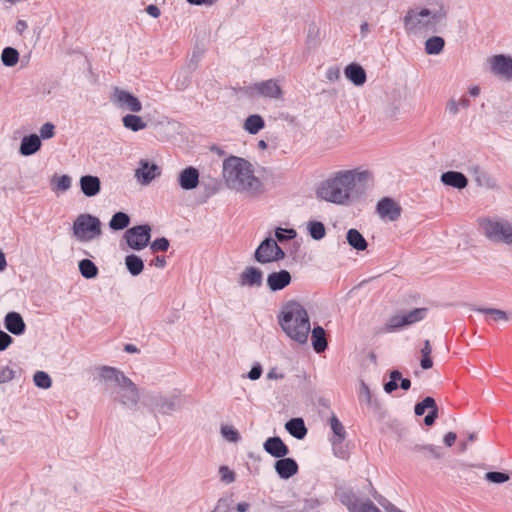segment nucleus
<instances>
[{
	"mask_svg": "<svg viewBox=\"0 0 512 512\" xmlns=\"http://www.w3.org/2000/svg\"><path fill=\"white\" fill-rule=\"evenodd\" d=\"M1 61L7 67H13L19 61V52L13 47H5L1 53Z\"/></svg>",
	"mask_w": 512,
	"mask_h": 512,
	"instance_id": "39",
	"label": "nucleus"
},
{
	"mask_svg": "<svg viewBox=\"0 0 512 512\" xmlns=\"http://www.w3.org/2000/svg\"><path fill=\"white\" fill-rule=\"evenodd\" d=\"M441 182L444 185L457 189H464L468 185L467 177L458 171H447L442 173Z\"/></svg>",
	"mask_w": 512,
	"mask_h": 512,
	"instance_id": "24",
	"label": "nucleus"
},
{
	"mask_svg": "<svg viewBox=\"0 0 512 512\" xmlns=\"http://www.w3.org/2000/svg\"><path fill=\"white\" fill-rule=\"evenodd\" d=\"M358 512H381L379 508H377L373 502L367 501L360 505Z\"/></svg>",
	"mask_w": 512,
	"mask_h": 512,
	"instance_id": "60",
	"label": "nucleus"
},
{
	"mask_svg": "<svg viewBox=\"0 0 512 512\" xmlns=\"http://www.w3.org/2000/svg\"><path fill=\"white\" fill-rule=\"evenodd\" d=\"M485 479L491 483L501 484L507 482L510 476L504 472L490 471L485 474Z\"/></svg>",
	"mask_w": 512,
	"mask_h": 512,
	"instance_id": "47",
	"label": "nucleus"
},
{
	"mask_svg": "<svg viewBox=\"0 0 512 512\" xmlns=\"http://www.w3.org/2000/svg\"><path fill=\"white\" fill-rule=\"evenodd\" d=\"M72 179L68 175H62L60 177L54 176L51 180L52 190L59 192H66L70 189Z\"/></svg>",
	"mask_w": 512,
	"mask_h": 512,
	"instance_id": "41",
	"label": "nucleus"
},
{
	"mask_svg": "<svg viewBox=\"0 0 512 512\" xmlns=\"http://www.w3.org/2000/svg\"><path fill=\"white\" fill-rule=\"evenodd\" d=\"M264 450L274 458H283L289 454L288 446L278 437H269L263 444Z\"/></svg>",
	"mask_w": 512,
	"mask_h": 512,
	"instance_id": "19",
	"label": "nucleus"
},
{
	"mask_svg": "<svg viewBox=\"0 0 512 512\" xmlns=\"http://www.w3.org/2000/svg\"><path fill=\"white\" fill-rule=\"evenodd\" d=\"M55 134V126L54 124L47 122L43 124L40 128V137L43 139L52 138Z\"/></svg>",
	"mask_w": 512,
	"mask_h": 512,
	"instance_id": "53",
	"label": "nucleus"
},
{
	"mask_svg": "<svg viewBox=\"0 0 512 512\" xmlns=\"http://www.w3.org/2000/svg\"><path fill=\"white\" fill-rule=\"evenodd\" d=\"M401 379V372L393 370L390 372V380L384 384V391L388 394L392 393L398 388V381Z\"/></svg>",
	"mask_w": 512,
	"mask_h": 512,
	"instance_id": "46",
	"label": "nucleus"
},
{
	"mask_svg": "<svg viewBox=\"0 0 512 512\" xmlns=\"http://www.w3.org/2000/svg\"><path fill=\"white\" fill-rule=\"evenodd\" d=\"M124 238L131 249L140 251L150 243L151 227L148 224H142L128 228Z\"/></svg>",
	"mask_w": 512,
	"mask_h": 512,
	"instance_id": "10",
	"label": "nucleus"
},
{
	"mask_svg": "<svg viewBox=\"0 0 512 512\" xmlns=\"http://www.w3.org/2000/svg\"><path fill=\"white\" fill-rule=\"evenodd\" d=\"M211 512H229V501L226 498H220Z\"/></svg>",
	"mask_w": 512,
	"mask_h": 512,
	"instance_id": "58",
	"label": "nucleus"
},
{
	"mask_svg": "<svg viewBox=\"0 0 512 512\" xmlns=\"http://www.w3.org/2000/svg\"><path fill=\"white\" fill-rule=\"evenodd\" d=\"M292 276L288 270L282 269L268 274L266 283L271 292L283 290L290 285Z\"/></svg>",
	"mask_w": 512,
	"mask_h": 512,
	"instance_id": "16",
	"label": "nucleus"
},
{
	"mask_svg": "<svg viewBox=\"0 0 512 512\" xmlns=\"http://www.w3.org/2000/svg\"><path fill=\"white\" fill-rule=\"evenodd\" d=\"M446 110L452 115H456L459 112V104L455 99H450L447 102Z\"/></svg>",
	"mask_w": 512,
	"mask_h": 512,
	"instance_id": "61",
	"label": "nucleus"
},
{
	"mask_svg": "<svg viewBox=\"0 0 512 512\" xmlns=\"http://www.w3.org/2000/svg\"><path fill=\"white\" fill-rule=\"evenodd\" d=\"M110 101L121 110H128L132 113H138L142 110L140 100L132 93L119 87L113 88Z\"/></svg>",
	"mask_w": 512,
	"mask_h": 512,
	"instance_id": "11",
	"label": "nucleus"
},
{
	"mask_svg": "<svg viewBox=\"0 0 512 512\" xmlns=\"http://www.w3.org/2000/svg\"><path fill=\"white\" fill-rule=\"evenodd\" d=\"M222 175L226 186L237 192L260 193L261 181L254 175L252 164L244 158L229 156L223 161Z\"/></svg>",
	"mask_w": 512,
	"mask_h": 512,
	"instance_id": "2",
	"label": "nucleus"
},
{
	"mask_svg": "<svg viewBox=\"0 0 512 512\" xmlns=\"http://www.w3.org/2000/svg\"><path fill=\"white\" fill-rule=\"evenodd\" d=\"M100 379L105 383V390L109 391L115 401L123 406L133 409L139 402L138 388L133 381L117 368L102 366Z\"/></svg>",
	"mask_w": 512,
	"mask_h": 512,
	"instance_id": "4",
	"label": "nucleus"
},
{
	"mask_svg": "<svg viewBox=\"0 0 512 512\" xmlns=\"http://www.w3.org/2000/svg\"><path fill=\"white\" fill-rule=\"evenodd\" d=\"M331 430L333 431L334 437L332 438L331 442L334 448V453L338 455L337 453V445L341 444L345 437H346V431L343 426V424L340 422V420L337 418L336 415H332L329 419Z\"/></svg>",
	"mask_w": 512,
	"mask_h": 512,
	"instance_id": "26",
	"label": "nucleus"
},
{
	"mask_svg": "<svg viewBox=\"0 0 512 512\" xmlns=\"http://www.w3.org/2000/svg\"><path fill=\"white\" fill-rule=\"evenodd\" d=\"M160 175L161 168L157 164L151 163L146 159H141L139 161V167L135 170V177L142 185H148Z\"/></svg>",
	"mask_w": 512,
	"mask_h": 512,
	"instance_id": "14",
	"label": "nucleus"
},
{
	"mask_svg": "<svg viewBox=\"0 0 512 512\" xmlns=\"http://www.w3.org/2000/svg\"><path fill=\"white\" fill-rule=\"evenodd\" d=\"M286 254L271 237L264 239L255 251V260L261 264L283 260Z\"/></svg>",
	"mask_w": 512,
	"mask_h": 512,
	"instance_id": "9",
	"label": "nucleus"
},
{
	"mask_svg": "<svg viewBox=\"0 0 512 512\" xmlns=\"http://www.w3.org/2000/svg\"><path fill=\"white\" fill-rule=\"evenodd\" d=\"M326 77L329 81H337L340 78V69L336 66L330 67L326 72Z\"/></svg>",
	"mask_w": 512,
	"mask_h": 512,
	"instance_id": "59",
	"label": "nucleus"
},
{
	"mask_svg": "<svg viewBox=\"0 0 512 512\" xmlns=\"http://www.w3.org/2000/svg\"><path fill=\"white\" fill-rule=\"evenodd\" d=\"M456 439H457V435H456V433H454V432H448V433L444 436L443 441H444V443H445V445H446V446L451 447V446L455 443Z\"/></svg>",
	"mask_w": 512,
	"mask_h": 512,
	"instance_id": "64",
	"label": "nucleus"
},
{
	"mask_svg": "<svg viewBox=\"0 0 512 512\" xmlns=\"http://www.w3.org/2000/svg\"><path fill=\"white\" fill-rule=\"evenodd\" d=\"M312 347L316 353H322L327 349L328 342L326 339V332L323 327L316 326L311 329Z\"/></svg>",
	"mask_w": 512,
	"mask_h": 512,
	"instance_id": "27",
	"label": "nucleus"
},
{
	"mask_svg": "<svg viewBox=\"0 0 512 512\" xmlns=\"http://www.w3.org/2000/svg\"><path fill=\"white\" fill-rule=\"evenodd\" d=\"M442 16L440 12H433L427 8L410 9L404 16L403 23L407 33L418 34L433 29Z\"/></svg>",
	"mask_w": 512,
	"mask_h": 512,
	"instance_id": "5",
	"label": "nucleus"
},
{
	"mask_svg": "<svg viewBox=\"0 0 512 512\" xmlns=\"http://www.w3.org/2000/svg\"><path fill=\"white\" fill-rule=\"evenodd\" d=\"M130 224V217L128 216V214H126L125 212H116L110 222H109V227L112 229V230H115V231H118V230H123L125 228H127Z\"/></svg>",
	"mask_w": 512,
	"mask_h": 512,
	"instance_id": "37",
	"label": "nucleus"
},
{
	"mask_svg": "<svg viewBox=\"0 0 512 512\" xmlns=\"http://www.w3.org/2000/svg\"><path fill=\"white\" fill-rule=\"evenodd\" d=\"M484 235L494 243L512 244V223L501 218H486L480 221Z\"/></svg>",
	"mask_w": 512,
	"mask_h": 512,
	"instance_id": "7",
	"label": "nucleus"
},
{
	"mask_svg": "<svg viewBox=\"0 0 512 512\" xmlns=\"http://www.w3.org/2000/svg\"><path fill=\"white\" fill-rule=\"evenodd\" d=\"M296 236V231L294 229L281 228L278 227L275 230V237L279 242H285L293 239Z\"/></svg>",
	"mask_w": 512,
	"mask_h": 512,
	"instance_id": "48",
	"label": "nucleus"
},
{
	"mask_svg": "<svg viewBox=\"0 0 512 512\" xmlns=\"http://www.w3.org/2000/svg\"><path fill=\"white\" fill-rule=\"evenodd\" d=\"M470 171L478 186L488 189H493L497 186L495 179L479 166H474Z\"/></svg>",
	"mask_w": 512,
	"mask_h": 512,
	"instance_id": "28",
	"label": "nucleus"
},
{
	"mask_svg": "<svg viewBox=\"0 0 512 512\" xmlns=\"http://www.w3.org/2000/svg\"><path fill=\"white\" fill-rule=\"evenodd\" d=\"M438 417V407L431 409L428 414L424 418V424L427 426H431L434 424L435 420Z\"/></svg>",
	"mask_w": 512,
	"mask_h": 512,
	"instance_id": "57",
	"label": "nucleus"
},
{
	"mask_svg": "<svg viewBox=\"0 0 512 512\" xmlns=\"http://www.w3.org/2000/svg\"><path fill=\"white\" fill-rule=\"evenodd\" d=\"M285 428L290 435L298 440L303 439L307 435V428L302 418H292L286 422Z\"/></svg>",
	"mask_w": 512,
	"mask_h": 512,
	"instance_id": "29",
	"label": "nucleus"
},
{
	"mask_svg": "<svg viewBox=\"0 0 512 512\" xmlns=\"http://www.w3.org/2000/svg\"><path fill=\"white\" fill-rule=\"evenodd\" d=\"M261 375H262V367L259 363H256L252 366L247 377L250 380H258L261 377Z\"/></svg>",
	"mask_w": 512,
	"mask_h": 512,
	"instance_id": "56",
	"label": "nucleus"
},
{
	"mask_svg": "<svg viewBox=\"0 0 512 512\" xmlns=\"http://www.w3.org/2000/svg\"><path fill=\"white\" fill-rule=\"evenodd\" d=\"M16 377V371L9 366L0 367V384L8 383Z\"/></svg>",
	"mask_w": 512,
	"mask_h": 512,
	"instance_id": "51",
	"label": "nucleus"
},
{
	"mask_svg": "<svg viewBox=\"0 0 512 512\" xmlns=\"http://www.w3.org/2000/svg\"><path fill=\"white\" fill-rule=\"evenodd\" d=\"M125 265L132 276H138L144 269L143 260L135 254H130L125 257Z\"/></svg>",
	"mask_w": 512,
	"mask_h": 512,
	"instance_id": "35",
	"label": "nucleus"
},
{
	"mask_svg": "<svg viewBox=\"0 0 512 512\" xmlns=\"http://www.w3.org/2000/svg\"><path fill=\"white\" fill-rule=\"evenodd\" d=\"M201 59V52H193L190 61H189V68L192 70H195L197 68L198 62Z\"/></svg>",
	"mask_w": 512,
	"mask_h": 512,
	"instance_id": "63",
	"label": "nucleus"
},
{
	"mask_svg": "<svg viewBox=\"0 0 512 512\" xmlns=\"http://www.w3.org/2000/svg\"><path fill=\"white\" fill-rule=\"evenodd\" d=\"M410 326L404 312L392 315L386 322L384 331L393 332Z\"/></svg>",
	"mask_w": 512,
	"mask_h": 512,
	"instance_id": "32",
	"label": "nucleus"
},
{
	"mask_svg": "<svg viewBox=\"0 0 512 512\" xmlns=\"http://www.w3.org/2000/svg\"><path fill=\"white\" fill-rule=\"evenodd\" d=\"M346 239L348 244L357 251H364L368 243L363 235L354 228H351L347 231Z\"/></svg>",
	"mask_w": 512,
	"mask_h": 512,
	"instance_id": "30",
	"label": "nucleus"
},
{
	"mask_svg": "<svg viewBox=\"0 0 512 512\" xmlns=\"http://www.w3.org/2000/svg\"><path fill=\"white\" fill-rule=\"evenodd\" d=\"M41 148V139L37 134L24 136L21 140L19 153L23 156L35 154Z\"/></svg>",
	"mask_w": 512,
	"mask_h": 512,
	"instance_id": "25",
	"label": "nucleus"
},
{
	"mask_svg": "<svg viewBox=\"0 0 512 512\" xmlns=\"http://www.w3.org/2000/svg\"><path fill=\"white\" fill-rule=\"evenodd\" d=\"M169 240L165 237L157 238L150 244V249L153 252H165L169 248Z\"/></svg>",
	"mask_w": 512,
	"mask_h": 512,
	"instance_id": "49",
	"label": "nucleus"
},
{
	"mask_svg": "<svg viewBox=\"0 0 512 512\" xmlns=\"http://www.w3.org/2000/svg\"><path fill=\"white\" fill-rule=\"evenodd\" d=\"M145 11L147 12L148 15H150L153 18H158L161 15L159 7L154 4L148 5Z\"/></svg>",
	"mask_w": 512,
	"mask_h": 512,
	"instance_id": "62",
	"label": "nucleus"
},
{
	"mask_svg": "<svg viewBox=\"0 0 512 512\" xmlns=\"http://www.w3.org/2000/svg\"><path fill=\"white\" fill-rule=\"evenodd\" d=\"M437 406L434 398L427 396L421 402L417 403L414 407V412L417 416H421L425 413L426 409L429 411Z\"/></svg>",
	"mask_w": 512,
	"mask_h": 512,
	"instance_id": "45",
	"label": "nucleus"
},
{
	"mask_svg": "<svg viewBox=\"0 0 512 512\" xmlns=\"http://www.w3.org/2000/svg\"><path fill=\"white\" fill-rule=\"evenodd\" d=\"M177 395H164L160 392H148L143 397V404L155 415H170L180 404Z\"/></svg>",
	"mask_w": 512,
	"mask_h": 512,
	"instance_id": "8",
	"label": "nucleus"
},
{
	"mask_svg": "<svg viewBox=\"0 0 512 512\" xmlns=\"http://www.w3.org/2000/svg\"><path fill=\"white\" fill-rule=\"evenodd\" d=\"M491 72L501 78L512 79V57L509 55L498 54L488 60Z\"/></svg>",
	"mask_w": 512,
	"mask_h": 512,
	"instance_id": "12",
	"label": "nucleus"
},
{
	"mask_svg": "<svg viewBox=\"0 0 512 512\" xmlns=\"http://www.w3.org/2000/svg\"><path fill=\"white\" fill-rule=\"evenodd\" d=\"M403 312L407 318L409 325H413V324L418 323L426 318L428 309L425 307H422V308H415L413 310L403 311Z\"/></svg>",
	"mask_w": 512,
	"mask_h": 512,
	"instance_id": "42",
	"label": "nucleus"
},
{
	"mask_svg": "<svg viewBox=\"0 0 512 512\" xmlns=\"http://www.w3.org/2000/svg\"><path fill=\"white\" fill-rule=\"evenodd\" d=\"M123 126L133 132H138L147 127V123L135 114H127L122 118Z\"/></svg>",
	"mask_w": 512,
	"mask_h": 512,
	"instance_id": "34",
	"label": "nucleus"
},
{
	"mask_svg": "<svg viewBox=\"0 0 512 512\" xmlns=\"http://www.w3.org/2000/svg\"><path fill=\"white\" fill-rule=\"evenodd\" d=\"M368 172L340 171L335 177L324 181L317 190L319 198L334 203L346 204L359 192L358 185L363 183Z\"/></svg>",
	"mask_w": 512,
	"mask_h": 512,
	"instance_id": "1",
	"label": "nucleus"
},
{
	"mask_svg": "<svg viewBox=\"0 0 512 512\" xmlns=\"http://www.w3.org/2000/svg\"><path fill=\"white\" fill-rule=\"evenodd\" d=\"M307 230L311 238L321 240L325 237L326 228L320 221L311 220L307 223Z\"/></svg>",
	"mask_w": 512,
	"mask_h": 512,
	"instance_id": "40",
	"label": "nucleus"
},
{
	"mask_svg": "<svg viewBox=\"0 0 512 512\" xmlns=\"http://www.w3.org/2000/svg\"><path fill=\"white\" fill-rule=\"evenodd\" d=\"M371 392L369 387L365 382H361L360 384V392H359V398L360 400L364 399L368 404L371 403Z\"/></svg>",
	"mask_w": 512,
	"mask_h": 512,
	"instance_id": "55",
	"label": "nucleus"
},
{
	"mask_svg": "<svg viewBox=\"0 0 512 512\" xmlns=\"http://www.w3.org/2000/svg\"><path fill=\"white\" fill-rule=\"evenodd\" d=\"M81 192L86 197H94L100 193L101 181L99 177L93 175H84L79 180Z\"/></svg>",
	"mask_w": 512,
	"mask_h": 512,
	"instance_id": "22",
	"label": "nucleus"
},
{
	"mask_svg": "<svg viewBox=\"0 0 512 512\" xmlns=\"http://www.w3.org/2000/svg\"><path fill=\"white\" fill-rule=\"evenodd\" d=\"M4 327L13 335L20 336L25 333L26 324L20 313L11 311L4 317Z\"/></svg>",
	"mask_w": 512,
	"mask_h": 512,
	"instance_id": "18",
	"label": "nucleus"
},
{
	"mask_svg": "<svg viewBox=\"0 0 512 512\" xmlns=\"http://www.w3.org/2000/svg\"><path fill=\"white\" fill-rule=\"evenodd\" d=\"M263 281V273L259 268L246 267L240 275L241 286L260 287Z\"/></svg>",
	"mask_w": 512,
	"mask_h": 512,
	"instance_id": "21",
	"label": "nucleus"
},
{
	"mask_svg": "<svg viewBox=\"0 0 512 512\" xmlns=\"http://www.w3.org/2000/svg\"><path fill=\"white\" fill-rule=\"evenodd\" d=\"M33 381L41 389H49L52 386L51 377L44 371H37L33 376Z\"/></svg>",
	"mask_w": 512,
	"mask_h": 512,
	"instance_id": "43",
	"label": "nucleus"
},
{
	"mask_svg": "<svg viewBox=\"0 0 512 512\" xmlns=\"http://www.w3.org/2000/svg\"><path fill=\"white\" fill-rule=\"evenodd\" d=\"M247 93L251 96L257 94L267 98L278 99L282 95V90L275 80L269 79L247 87Z\"/></svg>",
	"mask_w": 512,
	"mask_h": 512,
	"instance_id": "13",
	"label": "nucleus"
},
{
	"mask_svg": "<svg viewBox=\"0 0 512 512\" xmlns=\"http://www.w3.org/2000/svg\"><path fill=\"white\" fill-rule=\"evenodd\" d=\"M12 342L13 338L8 333L0 330V351L6 350Z\"/></svg>",
	"mask_w": 512,
	"mask_h": 512,
	"instance_id": "54",
	"label": "nucleus"
},
{
	"mask_svg": "<svg viewBox=\"0 0 512 512\" xmlns=\"http://www.w3.org/2000/svg\"><path fill=\"white\" fill-rule=\"evenodd\" d=\"M377 213L381 218L396 221L401 216V207L391 198H382L376 206Z\"/></svg>",
	"mask_w": 512,
	"mask_h": 512,
	"instance_id": "15",
	"label": "nucleus"
},
{
	"mask_svg": "<svg viewBox=\"0 0 512 512\" xmlns=\"http://www.w3.org/2000/svg\"><path fill=\"white\" fill-rule=\"evenodd\" d=\"M471 310L487 315L486 321L489 323L491 321H507L509 319V316L505 311L496 308H481L473 306Z\"/></svg>",
	"mask_w": 512,
	"mask_h": 512,
	"instance_id": "31",
	"label": "nucleus"
},
{
	"mask_svg": "<svg viewBox=\"0 0 512 512\" xmlns=\"http://www.w3.org/2000/svg\"><path fill=\"white\" fill-rule=\"evenodd\" d=\"M274 468L282 479H289L298 472V464L293 458L283 457L278 458L275 462Z\"/></svg>",
	"mask_w": 512,
	"mask_h": 512,
	"instance_id": "20",
	"label": "nucleus"
},
{
	"mask_svg": "<svg viewBox=\"0 0 512 512\" xmlns=\"http://www.w3.org/2000/svg\"><path fill=\"white\" fill-rule=\"evenodd\" d=\"M72 232L77 241L90 242L102 235L101 222L91 214H80L73 222Z\"/></svg>",
	"mask_w": 512,
	"mask_h": 512,
	"instance_id": "6",
	"label": "nucleus"
},
{
	"mask_svg": "<svg viewBox=\"0 0 512 512\" xmlns=\"http://www.w3.org/2000/svg\"><path fill=\"white\" fill-rule=\"evenodd\" d=\"M221 433L230 442H237L240 439L238 431L231 426H222Z\"/></svg>",
	"mask_w": 512,
	"mask_h": 512,
	"instance_id": "52",
	"label": "nucleus"
},
{
	"mask_svg": "<svg viewBox=\"0 0 512 512\" xmlns=\"http://www.w3.org/2000/svg\"><path fill=\"white\" fill-rule=\"evenodd\" d=\"M278 324L285 335L299 345H305L311 331L310 318L302 304L291 300L283 305L277 316Z\"/></svg>",
	"mask_w": 512,
	"mask_h": 512,
	"instance_id": "3",
	"label": "nucleus"
},
{
	"mask_svg": "<svg viewBox=\"0 0 512 512\" xmlns=\"http://www.w3.org/2000/svg\"><path fill=\"white\" fill-rule=\"evenodd\" d=\"M265 126V121L259 114H253L246 118L243 128L252 135L257 134Z\"/></svg>",
	"mask_w": 512,
	"mask_h": 512,
	"instance_id": "33",
	"label": "nucleus"
},
{
	"mask_svg": "<svg viewBox=\"0 0 512 512\" xmlns=\"http://www.w3.org/2000/svg\"><path fill=\"white\" fill-rule=\"evenodd\" d=\"M219 475L221 481L225 484H230L235 481V473L228 466H220Z\"/></svg>",
	"mask_w": 512,
	"mask_h": 512,
	"instance_id": "50",
	"label": "nucleus"
},
{
	"mask_svg": "<svg viewBox=\"0 0 512 512\" xmlns=\"http://www.w3.org/2000/svg\"><path fill=\"white\" fill-rule=\"evenodd\" d=\"M199 171L193 166L184 168L178 175L179 186L186 191L193 190L199 185Z\"/></svg>",
	"mask_w": 512,
	"mask_h": 512,
	"instance_id": "17",
	"label": "nucleus"
},
{
	"mask_svg": "<svg viewBox=\"0 0 512 512\" xmlns=\"http://www.w3.org/2000/svg\"><path fill=\"white\" fill-rule=\"evenodd\" d=\"M412 450L415 451V452L428 453V454H430L432 457H434L436 459L441 458L442 455H443L442 452H441V448L437 447V446H434L432 444H427V445L416 444V445L413 446Z\"/></svg>",
	"mask_w": 512,
	"mask_h": 512,
	"instance_id": "44",
	"label": "nucleus"
},
{
	"mask_svg": "<svg viewBox=\"0 0 512 512\" xmlns=\"http://www.w3.org/2000/svg\"><path fill=\"white\" fill-rule=\"evenodd\" d=\"M81 275L86 279H93L98 275V267L90 259H83L78 264Z\"/></svg>",
	"mask_w": 512,
	"mask_h": 512,
	"instance_id": "38",
	"label": "nucleus"
},
{
	"mask_svg": "<svg viewBox=\"0 0 512 512\" xmlns=\"http://www.w3.org/2000/svg\"><path fill=\"white\" fill-rule=\"evenodd\" d=\"M444 46L445 41L442 37L432 36L425 42V52L428 55H438L443 51Z\"/></svg>",
	"mask_w": 512,
	"mask_h": 512,
	"instance_id": "36",
	"label": "nucleus"
},
{
	"mask_svg": "<svg viewBox=\"0 0 512 512\" xmlns=\"http://www.w3.org/2000/svg\"><path fill=\"white\" fill-rule=\"evenodd\" d=\"M344 74L356 86H362L367 79L364 68L357 63L347 65L344 69Z\"/></svg>",
	"mask_w": 512,
	"mask_h": 512,
	"instance_id": "23",
	"label": "nucleus"
}]
</instances>
